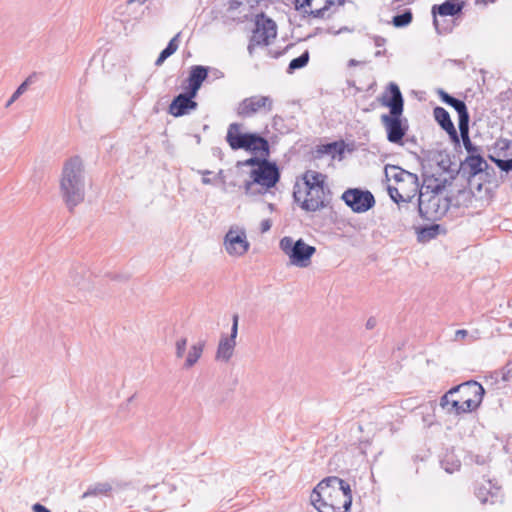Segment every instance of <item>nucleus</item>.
<instances>
[{"instance_id": "nucleus-1", "label": "nucleus", "mask_w": 512, "mask_h": 512, "mask_svg": "<svg viewBox=\"0 0 512 512\" xmlns=\"http://www.w3.org/2000/svg\"><path fill=\"white\" fill-rule=\"evenodd\" d=\"M310 500L319 512H348L352 505L351 486L337 476L326 477L313 489Z\"/></svg>"}, {"instance_id": "nucleus-2", "label": "nucleus", "mask_w": 512, "mask_h": 512, "mask_svg": "<svg viewBox=\"0 0 512 512\" xmlns=\"http://www.w3.org/2000/svg\"><path fill=\"white\" fill-rule=\"evenodd\" d=\"M388 95H383L382 105L389 108L388 114L381 115V123L386 131L388 142L404 145V137L409 129L408 120L403 117L404 98L399 86L391 82L387 86Z\"/></svg>"}, {"instance_id": "nucleus-3", "label": "nucleus", "mask_w": 512, "mask_h": 512, "mask_svg": "<svg viewBox=\"0 0 512 512\" xmlns=\"http://www.w3.org/2000/svg\"><path fill=\"white\" fill-rule=\"evenodd\" d=\"M60 190L69 211H72L74 207L84 200L83 165L79 157L70 158L65 162L60 181Z\"/></svg>"}, {"instance_id": "nucleus-4", "label": "nucleus", "mask_w": 512, "mask_h": 512, "mask_svg": "<svg viewBox=\"0 0 512 512\" xmlns=\"http://www.w3.org/2000/svg\"><path fill=\"white\" fill-rule=\"evenodd\" d=\"M242 125L234 122L228 126L226 141L234 151L243 149L264 157L270 156L269 141L256 132H241Z\"/></svg>"}, {"instance_id": "nucleus-5", "label": "nucleus", "mask_w": 512, "mask_h": 512, "mask_svg": "<svg viewBox=\"0 0 512 512\" xmlns=\"http://www.w3.org/2000/svg\"><path fill=\"white\" fill-rule=\"evenodd\" d=\"M249 176L250 180L244 182L243 188L244 194L252 197L263 195L274 188L280 181L281 173L278 165L268 159L259 168H253Z\"/></svg>"}, {"instance_id": "nucleus-6", "label": "nucleus", "mask_w": 512, "mask_h": 512, "mask_svg": "<svg viewBox=\"0 0 512 512\" xmlns=\"http://www.w3.org/2000/svg\"><path fill=\"white\" fill-rule=\"evenodd\" d=\"M281 251L288 256L290 264L305 268L311 263L316 248L307 244L302 238L294 240L290 236L283 237L279 242Z\"/></svg>"}, {"instance_id": "nucleus-7", "label": "nucleus", "mask_w": 512, "mask_h": 512, "mask_svg": "<svg viewBox=\"0 0 512 512\" xmlns=\"http://www.w3.org/2000/svg\"><path fill=\"white\" fill-rule=\"evenodd\" d=\"M295 185L293 191L294 201L300 204V207L307 212H316L325 208L331 199L330 189L326 185H316V187H305V198L302 199V192Z\"/></svg>"}, {"instance_id": "nucleus-8", "label": "nucleus", "mask_w": 512, "mask_h": 512, "mask_svg": "<svg viewBox=\"0 0 512 512\" xmlns=\"http://www.w3.org/2000/svg\"><path fill=\"white\" fill-rule=\"evenodd\" d=\"M485 394L484 387L475 380H469L449 389V397L456 396L466 410L475 411Z\"/></svg>"}, {"instance_id": "nucleus-9", "label": "nucleus", "mask_w": 512, "mask_h": 512, "mask_svg": "<svg viewBox=\"0 0 512 512\" xmlns=\"http://www.w3.org/2000/svg\"><path fill=\"white\" fill-rule=\"evenodd\" d=\"M441 190L442 186L439 184L432 188L433 194L430 195H426L422 192V189L420 190L418 198V212L424 220L434 221L446 213L448 204L445 202L441 205V199L438 195Z\"/></svg>"}, {"instance_id": "nucleus-10", "label": "nucleus", "mask_w": 512, "mask_h": 512, "mask_svg": "<svg viewBox=\"0 0 512 512\" xmlns=\"http://www.w3.org/2000/svg\"><path fill=\"white\" fill-rule=\"evenodd\" d=\"M277 26L275 21L267 17L263 12L258 14L255 19V28L248 44V51L253 52L255 46H267L270 40L276 38Z\"/></svg>"}, {"instance_id": "nucleus-11", "label": "nucleus", "mask_w": 512, "mask_h": 512, "mask_svg": "<svg viewBox=\"0 0 512 512\" xmlns=\"http://www.w3.org/2000/svg\"><path fill=\"white\" fill-rule=\"evenodd\" d=\"M341 199L354 213H365L376 203L372 192L362 188H348L343 192Z\"/></svg>"}, {"instance_id": "nucleus-12", "label": "nucleus", "mask_w": 512, "mask_h": 512, "mask_svg": "<svg viewBox=\"0 0 512 512\" xmlns=\"http://www.w3.org/2000/svg\"><path fill=\"white\" fill-rule=\"evenodd\" d=\"M273 109V99L270 96L255 95L244 98L237 106L236 113L239 117L248 118L259 111L265 113Z\"/></svg>"}, {"instance_id": "nucleus-13", "label": "nucleus", "mask_w": 512, "mask_h": 512, "mask_svg": "<svg viewBox=\"0 0 512 512\" xmlns=\"http://www.w3.org/2000/svg\"><path fill=\"white\" fill-rule=\"evenodd\" d=\"M195 98L196 95L185 89L172 99L168 106V113L176 118L190 114L198 108Z\"/></svg>"}, {"instance_id": "nucleus-14", "label": "nucleus", "mask_w": 512, "mask_h": 512, "mask_svg": "<svg viewBox=\"0 0 512 512\" xmlns=\"http://www.w3.org/2000/svg\"><path fill=\"white\" fill-rule=\"evenodd\" d=\"M224 245L227 253L232 256H242L250 247L246 239V233L243 230L240 232L229 230L225 235Z\"/></svg>"}, {"instance_id": "nucleus-15", "label": "nucleus", "mask_w": 512, "mask_h": 512, "mask_svg": "<svg viewBox=\"0 0 512 512\" xmlns=\"http://www.w3.org/2000/svg\"><path fill=\"white\" fill-rule=\"evenodd\" d=\"M464 1L462 0H445L441 4H435L432 6L431 13L433 16V25L437 32L440 33L439 29V21L437 19V16H451L455 17L457 15H460L462 13V10L464 8Z\"/></svg>"}, {"instance_id": "nucleus-16", "label": "nucleus", "mask_w": 512, "mask_h": 512, "mask_svg": "<svg viewBox=\"0 0 512 512\" xmlns=\"http://www.w3.org/2000/svg\"><path fill=\"white\" fill-rule=\"evenodd\" d=\"M437 94L443 103L452 107L457 112L458 128L469 124L470 115L466 103L463 100L450 95L443 89H438Z\"/></svg>"}, {"instance_id": "nucleus-17", "label": "nucleus", "mask_w": 512, "mask_h": 512, "mask_svg": "<svg viewBox=\"0 0 512 512\" xmlns=\"http://www.w3.org/2000/svg\"><path fill=\"white\" fill-rule=\"evenodd\" d=\"M385 178L387 181L393 179L397 183H409L413 186V191L417 192L419 190V179L418 176L414 173H411L407 170L400 168L399 166L387 164L384 167Z\"/></svg>"}, {"instance_id": "nucleus-18", "label": "nucleus", "mask_w": 512, "mask_h": 512, "mask_svg": "<svg viewBox=\"0 0 512 512\" xmlns=\"http://www.w3.org/2000/svg\"><path fill=\"white\" fill-rule=\"evenodd\" d=\"M488 167V163L481 154L468 155L465 160L461 162L460 171L467 177L468 181H471L472 178Z\"/></svg>"}, {"instance_id": "nucleus-19", "label": "nucleus", "mask_w": 512, "mask_h": 512, "mask_svg": "<svg viewBox=\"0 0 512 512\" xmlns=\"http://www.w3.org/2000/svg\"><path fill=\"white\" fill-rule=\"evenodd\" d=\"M511 377L509 372L494 371L484 377V383L489 391H492L496 395L506 394V389L509 386Z\"/></svg>"}, {"instance_id": "nucleus-20", "label": "nucleus", "mask_w": 512, "mask_h": 512, "mask_svg": "<svg viewBox=\"0 0 512 512\" xmlns=\"http://www.w3.org/2000/svg\"><path fill=\"white\" fill-rule=\"evenodd\" d=\"M209 69V67L202 65L192 66L186 80L188 85L185 89L197 96L203 82L208 77Z\"/></svg>"}, {"instance_id": "nucleus-21", "label": "nucleus", "mask_w": 512, "mask_h": 512, "mask_svg": "<svg viewBox=\"0 0 512 512\" xmlns=\"http://www.w3.org/2000/svg\"><path fill=\"white\" fill-rule=\"evenodd\" d=\"M439 406L448 415L459 416L465 413H470V410H466L465 406L460 402L456 396L449 397V390L441 396Z\"/></svg>"}, {"instance_id": "nucleus-22", "label": "nucleus", "mask_w": 512, "mask_h": 512, "mask_svg": "<svg viewBox=\"0 0 512 512\" xmlns=\"http://www.w3.org/2000/svg\"><path fill=\"white\" fill-rule=\"evenodd\" d=\"M345 152L344 141H334L326 144L318 145L314 152L315 158H321L324 155H330L332 159L336 157L341 160Z\"/></svg>"}, {"instance_id": "nucleus-23", "label": "nucleus", "mask_w": 512, "mask_h": 512, "mask_svg": "<svg viewBox=\"0 0 512 512\" xmlns=\"http://www.w3.org/2000/svg\"><path fill=\"white\" fill-rule=\"evenodd\" d=\"M235 346L236 341L232 340V338H228L227 335L221 336L217 347L216 359L228 362L233 355Z\"/></svg>"}, {"instance_id": "nucleus-24", "label": "nucleus", "mask_w": 512, "mask_h": 512, "mask_svg": "<svg viewBox=\"0 0 512 512\" xmlns=\"http://www.w3.org/2000/svg\"><path fill=\"white\" fill-rule=\"evenodd\" d=\"M181 32H178L167 44V46L160 52L158 58L155 61L156 66H161L167 58L173 55L179 47V39Z\"/></svg>"}, {"instance_id": "nucleus-25", "label": "nucleus", "mask_w": 512, "mask_h": 512, "mask_svg": "<svg viewBox=\"0 0 512 512\" xmlns=\"http://www.w3.org/2000/svg\"><path fill=\"white\" fill-rule=\"evenodd\" d=\"M441 229V225L435 223L421 226L417 229V239L419 242H428L436 238L439 235Z\"/></svg>"}, {"instance_id": "nucleus-26", "label": "nucleus", "mask_w": 512, "mask_h": 512, "mask_svg": "<svg viewBox=\"0 0 512 512\" xmlns=\"http://www.w3.org/2000/svg\"><path fill=\"white\" fill-rule=\"evenodd\" d=\"M70 277L72 279V283L80 289H89L91 273L83 267H79L78 270L72 271Z\"/></svg>"}, {"instance_id": "nucleus-27", "label": "nucleus", "mask_w": 512, "mask_h": 512, "mask_svg": "<svg viewBox=\"0 0 512 512\" xmlns=\"http://www.w3.org/2000/svg\"><path fill=\"white\" fill-rule=\"evenodd\" d=\"M460 136L463 141V145L468 152V155H477L481 154L482 149L479 146H476L472 143L469 136V124L464 125L463 127H459Z\"/></svg>"}, {"instance_id": "nucleus-28", "label": "nucleus", "mask_w": 512, "mask_h": 512, "mask_svg": "<svg viewBox=\"0 0 512 512\" xmlns=\"http://www.w3.org/2000/svg\"><path fill=\"white\" fill-rule=\"evenodd\" d=\"M203 349L204 342H198L197 344L192 345L186 357L184 367L188 369L194 366L201 357Z\"/></svg>"}, {"instance_id": "nucleus-29", "label": "nucleus", "mask_w": 512, "mask_h": 512, "mask_svg": "<svg viewBox=\"0 0 512 512\" xmlns=\"http://www.w3.org/2000/svg\"><path fill=\"white\" fill-rule=\"evenodd\" d=\"M326 176L320 172L308 170L303 175L305 187H316V185H325Z\"/></svg>"}, {"instance_id": "nucleus-30", "label": "nucleus", "mask_w": 512, "mask_h": 512, "mask_svg": "<svg viewBox=\"0 0 512 512\" xmlns=\"http://www.w3.org/2000/svg\"><path fill=\"white\" fill-rule=\"evenodd\" d=\"M433 114L436 122L444 131L453 125V122L448 111L443 107H435L433 110Z\"/></svg>"}, {"instance_id": "nucleus-31", "label": "nucleus", "mask_w": 512, "mask_h": 512, "mask_svg": "<svg viewBox=\"0 0 512 512\" xmlns=\"http://www.w3.org/2000/svg\"><path fill=\"white\" fill-rule=\"evenodd\" d=\"M112 490V486L109 483H97L93 486H90L87 491H85L81 498L85 499L90 496H98L107 494Z\"/></svg>"}, {"instance_id": "nucleus-32", "label": "nucleus", "mask_w": 512, "mask_h": 512, "mask_svg": "<svg viewBox=\"0 0 512 512\" xmlns=\"http://www.w3.org/2000/svg\"><path fill=\"white\" fill-rule=\"evenodd\" d=\"M310 59L308 50H305L300 56L292 59L288 65L287 72L293 73L295 70L305 67Z\"/></svg>"}, {"instance_id": "nucleus-33", "label": "nucleus", "mask_w": 512, "mask_h": 512, "mask_svg": "<svg viewBox=\"0 0 512 512\" xmlns=\"http://www.w3.org/2000/svg\"><path fill=\"white\" fill-rule=\"evenodd\" d=\"M413 20L411 9H406L400 14H396L392 19V24L397 28L408 26Z\"/></svg>"}, {"instance_id": "nucleus-34", "label": "nucleus", "mask_w": 512, "mask_h": 512, "mask_svg": "<svg viewBox=\"0 0 512 512\" xmlns=\"http://www.w3.org/2000/svg\"><path fill=\"white\" fill-rule=\"evenodd\" d=\"M267 160H268V157L252 156V157H250V158H248L246 160L238 161L236 166L237 167L251 166V167L259 168Z\"/></svg>"}, {"instance_id": "nucleus-35", "label": "nucleus", "mask_w": 512, "mask_h": 512, "mask_svg": "<svg viewBox=\"0 0 512 512\" xmlns=\"http://www.w3.org/2000/svg\"><path fill=\"white\" fill-rule=\"evenodd\" d=\"M512 147V141L509 139L500 138L495 142V149L498 151L499 155H503L504 157L511 156L512 154H508L507 151Z\"/></svg>"}, {"instance_id": "nucleus-36", "label": "nucleus", "mask_w": 512, "mask_h": 512, "mask_svg": "<svg viewBox=\"0 0 512 512\" xmlns=\"http://www.w3.org/2000/svg\"><path fill=\"white\" fill-rule=\"evenodd\" d=\"M489 159L496 164V166L506 173L512 171V157L507 159L496 158L493 155H489Z\"/></svg>"}, {"instance_id": "nucleus-37", "label": "nucleus", "mask_w": 512, "mask_h": 512, "mask_svg": "<svg viewBox=\"0 0 512 512\" xmlns=\"http://www.w3.org/2000/svg\"><path fill=\"white\" fill-rule=\"evenodd\" d=\"M388 194L391 198V200L397 204L400 202H409L411 200V197L408 195L407 197H404L398 190V188L388 185L387 186Z\"/></svg>"}, {"instance_id": "nucleus-38", "label": "nucleus", "mask_w": 512, "mask_h": 512, "mask_svg": "<svg viewBox=\"0 0 512 512\" xmlns=\"http://www.w3.org/2000/svg\"><path fill=\"white\" fill-rule=\"evenodd\" d=\"M324 2L325 4L322 7L310 11L304 10V13H307L314 18H323L325 16V12L334 4V0H324Z\"/></svg>"}, {"instance_id": "nucleus-39", "label": "nucleus", "mask_w": 512, "mask_h": 512, "mask_svg": "<svg viewBox=\"0 0 512 512\" xmlns=\"http://www.w3.org/2000/svg\"><path fill=\"white\" fill-rule=\"evenodd\" d=\"M32 82L33 76H29L24 82H22L12 94V101H16L27 90L28 86Z\"/></svg>"}, {"instance_id": "nucleus-40", "label": "nucleus", "mask_w": 512, "mask_h": 512, "mask_svg": "<svg viewBox=\"0 0 512 512\" xmlns=\"http://www.w3.org/2000/svg\"><path fill=\"white\" fill-rule=\"evenodd\" d=\"M314 0H295V8L299 11L305 10L306 7H310ZM339 5H343L345 0H337Z\"/></svg>"}, {"instance_id": "nucleus-41", "label": "nucleus", "mask_w": 512, "mask_h": 512, "mask_svg": "<svg viewBox=\"0 0 512 512\" xmlns=\"http://www.w3.org/2000/svg\"><path fill=\"white\" fill-rule=\"evenodd\" d=\"M187 339L181 338L176 342V357L182 358L186 351Z\"/></svg>"}, {"instance_id": "nucleus-42", "label": "nucleus", "mask_w": 512, "mask_h": 512, "mask_svg": "<svg viewBox=\"0 0 512 512\" xmlns=\"http://www.w3.org/2000/svg\"><path fill=\"white\" fill-rule=\"evenodd\" d=\"M238 321H239V315L234 314L232 317V327L230 335L227 336L228 338H232V340L236 341L237 334H238Z\"/></svg>"}, {"instance_id": "nucleus-43", "label": "nucleus", "mask_w": 512, "mask_h": 512, "mask_svg": "<svg viewBox=\"0 0 512 512\" xmlns=\"http://www.w3.org/2000/svg\"><path fill=\"white\" fill-rule=\"evenodd\" d=\"M445 132H447V134L449 135L450 140L455 145H459L460 144L459 135L457 133V130H456L454 124L452 126H450L448 129H446Z\"/></svg>"}, {"instance_id": "nucleus-44", "label": "nucleus", "mask_w": 512, "mask_h": 512, "mask_svg": "<svg viewBox=\"0 0 512 512\" xmlns=\"http://www.w3.org/2000/svg\"><path fill=\"white\" fill-rule=\"evenodd\" d=\"M445 132H447V134L449 135L450 140L455 145H459L460 144L459 135L457 133V130H456L454 124L452 126H450L448 129H446Z\"/></svg>"}, {"instance_id": "nucleus-45", "label": "nucleus", "mask_w": 512, "mask_h": 512, "mask_svg": "<svg viewBox=\"0 0 512 512\" xmlns=\"http://www.w3.org/2000/svg\"><path fill=\"white\" fill-rule=\"evenodd\" d=\"M469 335L468 331L465 329H459L455 331L454 340L461 341L464 340Z\"/></svg>"}, {"instance_id": "nucleus-46", "label": "nucleus", "mask_w": 512, "mask_h": 512, "mask_svg": "<svg viewBox=\"0 0 512 512\" xmlns=\"http://www.w3.org/2000/svg\"><path fill=\"white\" fill-rule=\"evenodd\" d=\"M272 222L270 219H264L260 224V230L262 233L268 232L271 229Z\"/></svg>"}, {"instance_id": "nucleus-47", "label": "nucleus", "mask_w": 512, "mask_h": 512, "mask_svg": "<svg viewBox=\"0 0 512 512\" xmlns=\"http://www.w3.org/2000/svg\"><path fill=\"white\" fill-rule=\"evenodd\" d=\"M32 510L34 512H51L50 509H48L46 506L40 504V503H35L33 506H32Z\"/></svg>"}, {"instance_id": "nucleus-48", "label": "nucleus", "mask_w": 512, "mask_h": 512, "mask_svg": "<svg viewBox=\"0 0 512 512\" xmlns=\"http://www.w3.org/2000/svg\"><path fill=\"white\" fill-rule=\"evenodd\" d=\"M460 466H461L460 461H456L455 463H453V467H449V466L445 465V466H444V469H445L448 473H453L454 471L459 470Z\"/></svg>"}, {"instance_id": "nucleus-49", "label": "nucleus", "mask_w": 512, "mask_h": 512, "mask_svg": "<svg viewBox=\"0 0 512 512\" xmlns=\"http://www.w3.org/2000/svg\"><path fill=\"white\" fill-rule=\"evenodd\" d=\"M423 422L429 427L432 426L434 424V415L428 414L427 416H423Z\"/></svg>"}, {"instance_id": "nucleus-50", "label": "nucleus", "mask_w": 512, "mask_h": 512, "mask_svg": "<svg viewBox=\"0 0 512 512\" xmlns=\"http://www.w3.org/2000/svg\"><path fill=\"white\" fill-rule=\"evenodd\" d=\"M385 43H386V39L384 37H381V36H375L374 37V44H375V46L381 47V46H384Z\"/></svg>"}, {"instance_id": "nucleus-51", "label": "nucleus", "mask_w": 512, "mask_h": 512, "mask_svg": "<svg viewBox=\"0 0 512 512\" xmlns=\"http://www.w3.org/2000/svg\"><path fill=\"white\" fill-rule=\"evenodd\" d=\"M241 6V2L238 0L229 1V10H237Z\"/></svg>"}, {"instance_id": "nucleus-52", "label": "nucleus", "mask_w": 512, "mask_h": 512, "mask_svg": "<svg viewBox=\"0 0 512 512\" xmlns=\"http://www.w3.org/2000/svg\"><path fill=\"white\" fill-rule=\"evenodd\" d=\"M376 326V319L371 317L366 322V328L367 329H373Z\"/></svg>"}, {"instance_id": "nucleus-53", "label": "nucleus", "mask_w": 512, "mask_h": 512, "mask_svg": "<svg viewBox=\"0 0 512 512\" xmlns=\"http://www.w3.org/2000/svg\"><path fill=\"white\" fill-rule=\"evenodd\" d=\"M346 30H348V29H347V27H342V28H340V29H339V30H337V31L328 30V33H331V34H335V35H337V34H339V33L343 32V31H346Z\"/></svg>"}, {"instance_id": "nucleus-54", "label": "nucleus", "mask_w": 512, "mask_h": 512, "mask_svg": "<svg viewBox=\"0 0 512 512\" xmlns=\"http://www.w3.org/2000/svg\"><path fill=\"white\" fill-rule=\"evenodd\" d=\"M385 54H386V50L384 49V50H377L374 55H375V57H381Z\"/></svg>"}, {"instance_id": "nucleus-55", "label": "nucleus", "mask_w": 512, "mask_h": 512, "mask_svg": "<svg viewBox=\"0 0 512 512\" xmlns=\"http://www.w3.org/2000/svg\"><path fill=\"white\" fill-rule=\"evenodd\" d=\"M202 183L205 185H208V184L212 183V180L210 178H208V176H205L202 178Z\"/></svg>"}, {"instance_id": "nucleus-56", "label": "nucleus", "mask_w": 512, "mask_h": 512, "mask_svg": "<svg viewBox=\"0 0 512 512\" xmlns=\"http://www.w3.org/2000/svg\"><path fill=\"white\" fill-rule=\"evenodd\" d=\"M495 2V0H476V3H482V4H488V3H493Z\"/></svg>"}, {"instance_id": "nucleus-57", "label": "nucleus", "mask_w": 512, "mask_h": 512, "mask_svg": "<svg viewBox=\"0 0 512 512\" xmlns=\"http://www.w3.org/2000/svg\"><path fill=\"white\" fill-rule=\"evenodd\" d=\"M358 64H359V61H357L355 59L349 60V63H348L349 66H356Z\"/></svg>"}, {"instance_id": "nucleus-58", "label": "nucleus", "mask_w": 512, "mask_h": 512, "mask_svg": "<svg viewBox=\"0 0 512 512\" xmlns=\"http://www.w3.org/2000/svg\"><path fill=\"white\" fill-rule=\"evenodd\" d=\"M405 142L415 144V143H416V141H415V137L406 138V140L404 141V143H405Z\"/></svg>"}, {"instance_id": "nucleus-59", "label": "nucleus", "mask_w": 512, "mask_h": 512, "mask_svg": "<svg viewBox=\"0 0 512 512\" xmlns=\"http://www.w3.org/2000/svg\"><path fill=\"white\" fill-rule=\"evenodd\" d=\"M506 448H507L508 451L512 452V441L511 440L508 441V443L506 445Z\"/></svg>"}, {"instance_id": "nucleus-60", "label": "nucleus", "mask_w": 512, "mask_h": 512, "mask_svg": "<svg viewBox=\"0 0 512 512\" xmlns=\"http://www.w3.org/2000/svg\"><path fill=\"white\" fill-rule=\"evenodd\" d=\"M147 0H129L128 3H134V2H138L140 4H144Z\"/></svg>"}, {"instance_id": "nucleus-61", "label": "nucleus", "mask_w": 512, "mask_h": 512, "mask_svg": "<svg viewBox=\"0 0 512 512\" xmlns=\"http://www.w3.org/2000/svg\"><path fill=\"white\" fill-rule=\"evenodd\" d=\"M431 410L434 411L436 403L434 401L429 402Z\"/></svg>"}, {"instance_id": "nucleus-62", "label": "nucleus", "mask_w": 512, "mask_h": 512, "mask_svg": "<svg viewBox=\"0 0 512 512\" xmlns=\"http://www.w3.org/2000/svg\"><path fill=\"white\" fill-rule=\"evenodd\" d=\"M283 54V52H277L273 55V57L278 58Z\"/></svg>"}, {"instance_id": "nucleus-63", "label": "nucleus", "mask_w": 512, "mask_h": 512, "mask_svg": "<svg viewBox=\"0 0 512 512\" xmlns=\"http://www.w3.org/2000/svg\"><path fill=\"white\" fill-rule=\"evenodd\" d=\"M14 101H12V96L10 97V99L8 100L6 106H10Z\"/></svg>"}, {"instance_id": "nucleus-64", "label": "nucleus", "mask_w": 512, "mask_h": 512, "mask_svg": "<svg viewBox=\"0 0 512 512\" xmlns=\"http://www.w3.org/2000/svg\"><path fill=\"white\" fill-rule=\"evenodd\" d=\"M268 207H269L270 210H273L274 209V204L270 203V204H268Z\"/></svg>"}]
</instances>
